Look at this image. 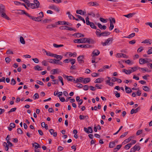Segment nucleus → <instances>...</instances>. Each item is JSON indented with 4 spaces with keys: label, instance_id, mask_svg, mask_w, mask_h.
<instances>
[{
    "label": "nucleus",
    "instance_id": "obj_1",
    "mask_svg": "<svg viewBox=\"0 0 152 152\" xmlns=\"http://www.w3.org/2000/svg\"><path fill=\"white\" fill-rule=\"evenodd\" d=\"M113 40V37H109L105 40L104 42H102L101 43V45L103 46H105L111 44Z\"/></svg>",
    "mask_w": 152,
    "mask_h": 152
},
{
    "label": "nucleus",
    "instance_id": "obj_2",
    "mask_svg": "<svg viewBox=\"0 0 152 152\" xmlns=\"http://www.w3.org/2000/svg\"><path fill=\"white\" fill-rule=\"evenodd\" d=\"M39 15H42V16H38L37 18L34 17V20L35 21H41L42 20V18L44 17V14L42 12H40L39 13Z\"/></svg>",
    "mask_w": 152,
    "mask_h": 152
},
{
    "label": "nucleus",
    "instance_id": "obj_3",
    "mask_svg": "<svg viewBox=\"0 0 152 152\" xmlns=\"http://www.w3.org/2000/svg\"><path fill=\"white\" fill-rule=\"evenodd\" d=\"M87 4L88 5L90 6H99V4L96 1H91L88 2L87 3Z\"/></svg>",
    "mask_w": 152,
    "mask_h": 152
},
{
    "label": "nucleus",
    "instance_id": "obj_4",
    "mask_svg": "<svg viewBox=\"0 0 152 152\" xmlns=\"http://www.w3.org/2000/svg\"><path fill=\"white\" fill-rule=\"evenodd\" d=\"M5 10L3 11L0 12V16L6 19L10 20V18L8 17L5 13Z\"/></svg>",
    "mask_w": 152,
    "mask_h": 152
},
{
    "label": "nucleus",
    "instance_id": "obj_5",
    "mask_svg": "<svg viewBox=\"0 0 152 152\" xmlns=\"http://www.w3.org/2000/svg\"><path fill=\"white\" fill-rule=\"evenodd\" d=\"M85 39H85V38L79 39H75L74 40V42L75 43H85Z\"/></svg>",
    "mask_w": 152,
    "mask_h": 152
},
{
    "label": "nucleus",
    "instance_id": "obj_6",
    "mask_svg": "<svg viewBox=\"0 0 152 152\" xmlns=\"http://www.w3.org/2000/svg\"><path fill=\"white\" fill-rule=\"evenodd\" d=\"M78 47H80L83 48H90L92 47V46L88 44L86 45H77Z\"/></svg>",
    "mask_w": 152,
    "mask_h": 152
},
{
    "label": "nucleus",
    "instance_id": "obj_7",
    "mask_svg": "<svg viewBox=\"0 0 152 152\" xmlns=\"http://www.w3.org/2000/svg\"><path fill=\"white\" fill-rule=\"evenodd\" d=\"M148 59L140 58L139 60V63L140 64H143L145 63H148Z\"/></svg>",
    "mask_w": 152,
    "mask_h": 152
},
{
    "label": "nucleus",
    "instance_id": "obj_8",
    "mask_svg": "<svg viewBox=\"0 0 152 152\" xmlns=\"http://www.w3.org/2000/svg\"><path fill=\"white\" fill-rule=\"evenodd\" d=\"M49 8L50 9L54 10L57 12H59L60 11L59 7L54 5L49 6Z\"/></svg>",
    "mask_w": 152,
    "mask_h": 152
},
{
    "label": "nucleus",
    "instance_id": "obj_9",
    "mask_svg": "<svg viewBox=\"0 0 152 152\" xmlns=\"http://www.w3.org/2000/svg\"><path fill=\"white\" fill-rule=\"evenodd\" d=\"M84 58L83 56H79L77 58V61L80 64H83L84 63V61L83 60Z\"/></svg>",
    "mask_w": 152,
    "mask_h": 152
},
{
    "label": "nucleus",
    "instance_id": "obj_10",
    "mask_svg": "<svg viewBox=\"0 0 152 152\" xmlns=\"http://www.w3.org/2000/svg\"><path fill=\"white\" fill-rule=\"evenodd\" d=\"M140 147L139 145L137 144L134 145L133 148H131V151H133L137 150L139 151L140 150Z\"/></svg>",
    "mask_w": 152,
    "mask_h": 152
},
{
    "label": "nucleus",
    "instance_id": "obj_11",
    "mask_svg": "<svg viewBox=\"0 0 152 152\" xmlns=\"http://www.w3.org/2000/svg\"><path fill=\"white\" fill-rule=\"evenodd\" d=\"M84 131L88 134L92 133L93 132L92 129L90 126L88 127L87 129L86 127H84Z\"/></svg>",
    "mask_w": 152,
    "mask_h": 152
},
{
    "label": "nucleus",
    "instance_id": "obj_12",
    "mask_svg": "<svg viewBox=\"0 0 152 152\" xmlns=\"http://www.w3.org/2000/svg\"><path fill=\"white\" fill-rule=\"evenodd\" d=\"M85 43L87 42L89 44H93L94 42V41L91 39L85 38Z\"/></svg>",
    "mask_w": 152,
    "mask_h": 152
},
{
    "label": "nucleus",
    "instance_id": "obj_13",
    "mask_svg": "<svg viewBox=\"0 0 152 152\" xmlns=\"http://www.w3.org/2000/svg\"><path fill=\"white\" fill-rule=\"evenodd\" d=\"M110 32L108 31H105L101 33L99 35V37H100L101 36H108L110 35Z\"/></svg>",
    "mask_w": 152,
    "mask_h": 152
},
{
    "label": "nucleus",
    "instance_id": "obj_14",
    "mask_svg": "<svg viewBox=\"0 0 152 152\" xmlns=\"http://www.w3.org/2000/svg\"><path fill=\"white\" fill-rule=\"evenodd\" d=\"M83 77H79L76 79V80H74V83H82L83 82Z\"/></svg>",
    "mask_w": 152,
    "mask_h": 152
},
{
    "label": "nucleus",
    "instance_id": "obj_15",
    "mask_svg": "<svg viewBox=\"0 0 152 152\" xmlns=\"http://www.w3.org/2000/svg\"><path fill=\"white\" fill-rule=\"evenodd\" d=\"M104 79L102 78H99L95 80V83H101L104 81Z\"/></svg>",
    "mask_w": 152,
    "mask_h": 152
},
{
    "label": "nucleus",
    "instance_id": "obj_16",
    "mask_svg": "<svg viewBox=\"0 0 152 152\" xmlns=\"http://www.w3.org/2000/svg\"><path fill=\"white\" fill-rule=\"evenodd\" d=\"M100 54V52L98 50H94L92 53V55L94 56H97Z\"/></svg>",
    "mask_w": 152,
    "mask_h": 152
},
{
    "label": "nucleus",
    "instance_id": "obj_17",
    "mask_svg": "<svg viewBox=\"0 0 152 152\" xmlns=\"http://www.w3.org/2000/svg\"><path fill=\"white\" fill-rule=\"evenodd\" d=\"M65 77L68 81H73L74 82V80H75V79H74V77L72 76H65Z\"/></svg>",
    "mask_w": 152,
    "mask_h": 152
},
{
    "label": "nucleus",
    "instance_id": "obj_18",
    "mask_svg": "<svg viewBox=\"0 0 152 152\" xmlns=\"http://www.w3.org/2000/svg\"><path fill=\"white\" fill-rule=\"evenodd\" d=\"M53 57H54L56 59H58V60L59 61L61 60L63 58V56L61 55H57L56 54H54Z\"/></svg>",
    "mask_w": 152,
    "mask_h": 152
},
{
    "label": "nucleus",
    "instance_id": "obj_19",
    "mask_svg": "<svg viewBox=\"0 0 152 152\" xmlns=\"http://www.w3.org/2000/svg\"><path fill=\"white\" fill-rule=\"evenodd\" d=\"M83 82L84 84H86L89 82L91 81V79L89 77H87L84 79L83 78Z\"/></svg>",
    "mask_w": 152,
    "mask_h": 152
},
{
    "label": "nucleus",
    "instance_id": "obj_20",
    "mask_svg": "<svg viewBox=\"0 0 152 152\" xmlns=\"http://www.w3.org/2000/svg\"><path fill=\"white\" fill-rule=\"evenodd\" d=\"M125 90L127 93L129 94L132 92V90L129 87H127L126 86H125Z\"/></svg>",
    "mask_w": 152,
    "mask_h": 152
},
{
    "label": "nucleus",
    "instance_id": "obj_21",
    "mask_svg": "<svg viewBox=\"0 0 152 152\" xmlns=\"http://www.w3.org/2000/svg\"><path fill=\"white\" fill-rule=\"evenodd\" d=\"M135 14V13H129L126 15H124V16L127 18H130L132 17V16Z\"/></svg>",
    "mask_w": 152,
    "mask_h": 152
},
{
    "label": "nucleus",
    "instance_id": "obj_22",
    "mask_svg": "<svg viewBox=\"0 0 152 152\" xmlns=\"http://www.w3.org/2000/svg\"><path fill=\"white\" fill-rule=\"evenodd\" d=\"M79 118L80 120H84L86 119H88V116H84L83 115H80L79 116Z\"/></svg>",
    "mask_w": 152,
    "mask_h": 152
},
{
    "label": "nucleus",
    "instance_id": "obj_23",
    "mask_svg": "<svg viewBox=\"0 0 152 152\" xmlns=\"http://www.w3.org/2000/svg\"><path fill=\"white\" fill-rule=\"evenodd\" d=\"M76 13L79 14L81 15H84L85 14V12L83 11L82 10H77L76 11Z\"/></svg>",
    "mask_w": 152,
    "mask_h": 152
},
{
    "label": "nucleus",
    "instance_id": "obj_24",
    "mask_svg": "<svg viewBox=\"0 0 152 152\" xmlns=\"http://www.w3.org/2000/svg\"><path fill=\"white\" fill-rule=\"evenodd\" d=\"M34 4H35V6L37 8H38L39 5V1L37 0H34Z\"/></svg>",
    "mask_w": 152,
    "mask_h": 152
},
{
    "label": "nucleus",
    "instance_id": "obj_25",
    "mask_svg": "<svg viewBox=\"0 0 152 152\" xmlns=\"http://www.w3.org/2000/svg\"><path fill=\"white\" fill-rule=\"evenodd\" d=\"M110 26L109 27V29L110 31H111L114 28V25L113 24V22L111 21L110 20Z\"/></svg>",
    "mask_w": 152,
    "mask_h": 152
},
{
    "label": "nucleus",
    "instance_id": "obj_26",
    "mask_svg": "<svg viewBox=\"0 0 152 152\" xmlns=\"http://www.w3.org/2000/svg\"><path fill=\"white\" fill-rule=\"evenodd\" d=\"M54 64L62 65L63 63L60 61L59 60L55 59Z\"/></svg>",
    "mask_w": 152,
    "mask_h": 152
},
{
    "label": "nucleus",
    "instance_id": "obj_27",
    "mask_svg": "<svg viewBox=\"0 0 152 152\" xmlns=\"http://www.w3.org/2000/svg\"><path fill=\"white\" fill-rule=\"evenodd\" d=\"M33 146H34L35 148L36 149H37L38 148H40L41 147L40 145L39 144L36 142H35L34 144H33Z\"/></svg>",
    "mask_w": 152,
    "mask_h": 152
},
{
    "label": "nucleus",
    "instance_id": "obj_28",
    "mask_svg": "<svg viewBox=\"0 0 152 152\" xmlns=\"http://www.w3.org/2000/svg\"><path fill=\"white\" fill-rule=\"evenodd\" d=\"M74 36H75V35L78 38L81 37H84V35L82 34H81L80 33H79L75 34H74Z\"/></svg>",
    "mask_w": 152,
    "mask_h": 152
},
{
    "label": "nucleus",
    "instance_id": "obj_29",
    "mask_svg": "<svg viewBox=\"0 0 152 152\" xmlns=\"http://www.w3.org/2000/svg\"><path fill=\"white\" fill-rule=\"evenodd\" d=\"M17 12H16V13L20 14H25V12H26L24 10H17Z\"/></svg>",
    "mask_w": 152,
    "mask_h": 152
},
{
    "label": "nucleus",
    "instance_id": "obj_30",
    "mask_svg": "<svg viewBox=\"0 0 152 152\" xmlns=\"http://www.w3.org/2000/svg\"><path fill=\"white\" fill-rule=\"evenodd\" d=\"M20 43L22 44H25V41L23 37L21 36L20 37Z\"/></svg>",
    "mask_w": 152,
    "mask_h": 152
},
{
    "label": "nucleus",
    "instance_id": "obj_31",
    "mask_svg": "<svg viewBox=\"0 0 152 152\" xmlns=\"http://www.w3.org/2000/svg\"><path fill=\"white\" fill-rule=\"evenodd\" d=\"M125 62L126 64H133V62L131 61L130 60H124L123 61V62Z\"/></svg>",
    "mask_w": 152,
    "mask_h": 152
},
{
    "label": "nucleus",
    "instance_id": "obj_32",
    "mask_svg": "<svg viewBox=\"0 0 152 152\" xmlns=\"http://www.w3.org/2000/svg\"><path fill=\"white\" fill-rule=\"evenodd\" d=\"M28 6L29 7H30L32 9L37 8L36 7V6H35V4H34L30 3Z\"/></svg>",
    "mask_w": 152,
    "mask_h": 152
},
{
    "label": "nucleus",
    "instance_id": "obj_33",
    "mask_svg": "<svg viewBox=\"0 0 152 152\" xmlns=\"http://www.w3.org/2000/svg\"><path fill=\"white\" fill-rule=\"evenodd\" d=\"M45 52L46 53V54L48 56H49L51 57H53L54 55V54L52 53L49 52H48L46 51H45Z\"/></svg>",
    "mask_w": 152,
    "mask_h": 152
},
{
    "label": "nucleus",
    "instance_id": "obj_34",
    "mask_svg": "<svg viewBox=\"0 0 152 152\" xmlns=\"http://www.w3.org/2000/svg\"><path fill=\"white\" fill-rule=\"evenodd\" d=\"M115 146V144L114 142H110L109 145V147L110 148H113Z\"/></svg>",
    "mask_w": 152,
    "mask_h": 152
},
{
    "label": "nucleus",
    "instance_id": "obj_35",
    "mask_svg": "<svg viewBox=\"0 0 152 152\" xmlns=\"http://www.w3.org/2000/svg\"><path fill=\"white\" fill-rule=\"evenodd\" d=\"M34 69L35 70L38 71H41L42 70L41 67L39 65H37L34 67Z\"/></svg>",
    "mask_w": 152,
    "mask_h": 152
},
{
    "label": "nucleus",
    "instance_id": "obj_36",
    "mask_svg": "<svg viewBox=\"0 0 152 152\" xmlns=\"http://www.w3.org/2000/svg\"><path fill=\"white\" fill-rule=\"evenodd\" d=\"M148 50L147 51V53L148 55L152 54V47H149L148 48Z\"/></svg>",
    "mask_w": 152,
    "mask_h": 152
},
{
    "label": "nucleus",
    "instance_id": "obj_37",
    "mask_svg": "<svg viewBox=\"0 0 152 152\" xmlns=\"http://www.w3.org/2000/svg\"><path fill=\"white\" fill-rule=\"evenodd\" d=\"M135 35V33H132V34H130L126 38H131L132 37H133Z\"/></svg>",
    "mask_w": 152,
    "mask_h": 152
},
{
    "label": "nucleus",
    "instance_id": "obj_38",
    "mask_svg": "<svg viewBox=\"0 0 152 152\" xmlns=\"http://www.w3.org/2000/svg\"><path fill=\"white\" fill-rule=\"evenodd\" d=\"M42 65L45 66H47L48 65V61L46 60H43L42 62Z\"/></svg>",
    "mask_w": 152,
    "mask_h": 152
},
{
    "label": "nucleus",
    "instance_id": "obj_39",
    "mask_svg": "<svg viewBox=\"0 0 152 152\" xmlns=\"http://www.w3.org/2000/svg\"><path fill=\"white\" fill-rule=\"evenodd\" d=\"M89 25L90 26V27L91 28H92L93 29H97L96 27L95 26L94 23H92V22Z\"/></svg>",
    "mask_w": 152,
    "mask_h": 152
},
{
    "label": "nucleus",
    "instance_id": "obj_40",
    "mask_svg": "<svg viewBox=\"0 0 152 152\" xmlns=\"http://www.w3.org/2000/svg\"><path fill=\"white\" fill-rule=\"evenodd\" d=\"M25 15L29 17L32 20H34V17L31 16V15L29 14L27 12H25Z\"/></svg>",
    "mask_w": 152,
    "mask_h": 152
},
{
    "label": "nucleus",
    "instance_id": "obj_41",
    "mask_svg": "<svg viewBox=\"0 0 152 152\" xmlns=\"http://www.w3.org/2000/svg\"><path fill=\"white\" fill-rule=\"evenodd\" d=\"M3 145L4 147L5 148V150L6 151H8V145H7V143L4 142L3 143Z\"/></svg>",
    "mask_w": 152,
    "mask_h": 152
},
{
    "label": "nucleus",
    "instance_id": "obj_42",
    "mask_svg": "<svg viewBox=\"0 0 152 152\" xmlns=\"http://www.w3.org/2000/svg\"><path fill=\"white\" fill-rule=\"evenodd\" d=\"M62 96H58L60 101L62 102H64L65 101V99Z\"/></svg>",
    "mask_w": 152,
    "mask_h": 152
},
{
    "label": "nucleus",
    "instance_id": "obj_43",
    "mask_svg": "<svg viewBox=\"0 0 152 152\" xmlns=\"http://www.w3.org/2000/svg\"><path fill=\"white\" fill-rule=\"evenodd\" d=\"M101 31L100 29H98L96 30V35L98 37H99V35L101 33Z\"/></svg>",
    "mask_w": 152,
    "mask_h": 152
},
{
    "label": "nucleus",
    "instance_id": "obj_44",
    "mask_svg": "<svg viewBox=\"0 0 152 152\" xmlns=\"http://www.w3.org/2000/svg\"><path fill=\"white\" fill-rule=\"evenodd\" d=\"M58 80L61 81V82L62 84V86L64 85V83L63 82V78H62V77L60 76H58Z\"/></svg>",
    "mask_w": 152,
    "mask_h": 152
},
{
    "label": "nucleus",
    "instance_id": "obj_45",
    "mask_svg": "<svg viewBox=\"0 0 152 152\" xmlns=\"http://www.w3.org/2000/svg\"><path fill=\"white\" fill-rule=\"evenodd\" d=\"M4 6L2 4H0V12L4 10Z\"/></svg>",
    "mask_w": 152,
    "mask_h": 152
},
{
    "label": "nucleus",
    "instance_id": "obj_46",
    "mask_svg": "<svg viewBox=\"0 0 152 152\" xmlns=\"http://www.w3.org/2000/svg\"><path fill=\"white\" fill-rule=\"evenodd\" d=\"M131 147V144L128 143L124 147V148L126 149H129Z\"/></svg>",
    "mask_w": 152,
    "mask_h": 152
},
{
    "label": "nucleus",
    "instance_id": "obj_47",
    "mask_svg": "<svg viewBox=\"0 0 152 152\" xmlns=\"http://www.w3.org/2000/svg\"><path fill=\"white\" fill-rule=\"evenodd\" d=\"M140 68L138 67V66H135L134 67H131V69H132V71H133L134 72L135 71L137 70L138 69H140Z\"/></svg>",
    "mask_w": 152,
    "mask_h": 152
},
{
    "label": "nucleus",
    "instance_id": "obj_48",
    "mask_svg": "<svg viewBox=\"0 0 152 152\" xmlns=\"http://www.w3.org/2000/svg\"><path fill=\"white\" fill-rule=\"evenodd\" d=\"M140 69H141V70L143 73H145L146 72H150V71H148L147 70H146V69L145 68H140Z\"/></svg>",
    "mask_w": 152,
    "mask_h": 152
},
{
    "label": "nucleus",
    "instance_id": "obj_49",
    "mask_svg": "<svg viewBox=\"0 0 152 152\" xmlns=\"http://www.w3.org/2000/svg\"><path fill=\"white\" fill-rule=\"evenodd\" d=\"M53 46L54 47L56 48H59L64 46V45H58L56 44H53Z\"/></svg>",
    "mask_w": 152,
    "mask_h": 152
},
{
    "label": "nucleus",
    "instance_id": "obj_50",
    "mask_svg": "<svg viewBox=\"0 0 152 152\" xmlns=\"http://www.w3.org/2000/svg\"><path fill=\"white\" fill-rule=\"evenodd\" d=\"M123 72H124L127 75L130 74L129 72V70H127L126 69H124L123 70Z\"/></svg>",
    "mask_w": 152,
    "mask_h": 152
},
{
    "label": "nucleus",
    "instance_id": "obj_51",
    "mask_svg": "<svg viewBox=\"0 0 152 152\" xmlns=\"http://www.w3.org/2000/svg\"><path fill=\"white\" fill-rule=\"evenodd\" d=\"M75 59H70L69 61L71 62V64L72 65L74 64L75 62Z\"/></svg>",
    "mask_w": 152,
    "mask_h": 152
},
{
    "label": "nucleus",
    "instance_id": "obj_52",
    "mask_svg": "<svg viewBox=\"0 0 152 152\" xmlns=\"http://www.w3.org/2000/svg\"><path fill=\"white\" fill-rule=\"evenodd\" d=\"M143 89L144 91H149L150 89L148 86H143Z\"/></svg>",
    "mask_w": 152,
    "mask_h": 152
},
{
    "label": "nucleus",
    "instance_id": "obj_53",
    "mask_svg": "<svg viewBox=\"0 0 152 152\" xmlns=\"http://www.w3.org/2000/svg\"><path fill=\"white\" fill-rule=\"evenodd\" d=\"M6 54H13V52L10 50H9L6 52Z\"/></svg>",
    "mask_w": 152,
    "mask_h": 152
},
{
    "label": "nucleus",
    "instance_id": "obj_54",
    "mask_svg": "<svg viewBox=\"0 0 152 152\" xmlns=\"http://www.w3.org/2000/svg\"><path fill=\"white\" fill-rule=\"evenodd\" d=\"M16 83V82L15 80L13 79L12 78L11 80V84L12 85H14Z\"/></svg>",
    "mask_w": 152,
    "mask_h": 152
},
{
    "label": "nucleus",
    "instance_id": "obj_55",
    "mask_svg": "<svg viewBox=\"0 0 152 152\" xmlns=\"http://www.w3.org/2000/svg\"><path fill=\"white\" fill-rule=\"evenodd\" d=\"M18 133L19 134H21L23 133V131L20 128H18L17 129Z\"/></svg>",
    "mask_w": 152,
    "mask_h": 152
},
{
    "label": "nucleus",
    "instance_id": "obj_56",
    "mask_svg": "<svg viewBox=\"0 0 152 152\" xmlns=\"http://www.w3.org/2000/svg\"><path fill=\"white\" fill-rule=\"evenodd\" d=\"M99 20L101 21L103 23H106L107 22L106 19H104L102 18H99Z\"/></svg>",
    "mask_w": 152,
    "mask_h": 152
},
{
    "label": "nucleus",
    "instance_id": "obj_57",
    "mask_svg": "<svg viewBox=\"0 0 152 152\" xmlns=\"http://www.w3.org/2000/svg\"><path fill=\"white\" fill-rule=\"evenodd\" d=\"M58 70V69H53L52 70V74H54L55 73H56L57 72Z\"/></svg>",
    "mask_w": 152,
    "mask_h": 152
},
{
    "label": "nucleus",
    "instance_id": "obj_58",
    "mask_svg": "<svg viewBox=\"0 0 152 152\" xmlns=\"http://www.w3.org/2000/svg\"><path fill=\"white\" fill-rule=\"evenodd\" d=\"M99 74L96 73H93L91 74V76L93 77H96L99 76Z\"/></svg>",
    "mask_w": 152,
    "mask_h": 152
},
{
    "label": "nucleus",
    "instance_id": "obj_59",
    "mask_svg": "<svg viewBox=\"0 0 152 152\" xmlns=\"http://www.w3.org/2000/svg\"><path fill=\"white\" fill-rule=\"evenodd\" d=\"M131 137H129L128 138L126 139L124 141V142H123V143L124 142H125V143H126L129 142L131 140Z\"/></svg>",
    "mask_w": 152,
    "mask_h": 152
},
{
    "label": "nucleus",
    "instance_id": "obj_60",
    "mask_svg": "<svg viewBox=\"0 0 152 152\" xmlns=\"http://www.w3.org/2000/svg\"><path fill=\"white\" fill-rule=\"evenodd\" d=\"M143 50V47H140L137 50L138 52H141Z\"/></svg>",
    "mask_w": 152,
    "mask_h": 152
},
{
    "label": "nucleus",
    "instance_id": "obj_61",
    "mask_svg": "<svg viewBox=\"0 0 152 152\" xmlns=\"http://www.w3.org/2000/svg\"><path fill=\"white\" fill-rule=\"evenodd\" d=\"M16 110V107L12 108L10 110V111L8 112V113L9 114L11 112L15 111Z\"/></svg>",
    "mask_w": 152,
    "mask_h": 152
},
{
    "label": "nucleus",
    "instance_id": "obj_62",
    "mask_svg": "<svg viewBox=\"0 0 152 152\" xmlns=\"http://www.w3.org/2000/svg\"><path fill=\"white\" fill-rule=\"evenodd\" d=\"M128 134L127 132H126L124 133V134L121 135L120 137V138H122L124 137Z\"/></svg>",
    "mask_w": 152,
    "mask_h": 152
},
{
    "label": "nucleus",
    "instance_id": "obj_63",
    "mask_svg": "<svg viewBox=\"0 0 152 152\" xmlns=\"http://www.w3.org/2000/svg\"><path fill=\"white\" fill-rule=\"evenodd\" d=\"M66 29L69 30V31H73L74 30L75 31H76V30L75 29H74L72 28L69 27L68 26H67L66 27Z\"/></svg>",
    "mask_w": 152,
    "mask_h": 152
},
{
    "label": "nucleus",
    "instance_id": "obj_64",
    "mask_svg": "<svg viewBox=\"0 0 152 152\" xmlns=\"http://www.w3.org/2000/svg\"><path fill=\"white\" fill-rule=\"evenodd\" d=\"M5 60L7 63H9L11 61V59L7 57L5 58Z\"/></svg>",
    "mask_w": 152,
    "mask_h": 152
}]
</instances>
